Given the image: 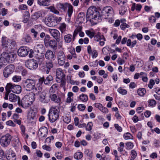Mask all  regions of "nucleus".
I'll use <instances>...</instances> for the list:
<instances>
[{
	"label": "nucleus",
	"instance_id": "nucleus-7",
	"mask_svg": "<svg viewBox=\"0 0 160 160\" xmlns=\"http://www.w3.org/2000/svg\"><path fill=\"white\" fill-rule=\"evenodd\" d=\"M12 136L8 133L2 136L0 139V143L1 145L3 147L8 146L10 143Z\"/></svg>",
	"mask_w": 160,
	"mask_h": 160
},
{
	"label": "nucleus",
	"instance_id": "nucleus-29",
	"mask_svg": "<svg viewBox=\"0 0 160 160\" xmlns=\"http://www.w3.org/2000/svg\"><path fill=\"white\" fill-rule=\"evenodd\" d=\"M28 98H29L31 103H33L34 101L35 97V94L33 92H29L26 95V97Z\"/></svg>",
	"mask_w": 160,
	"mask_h": 160
},
{
	"label": "nucleus",
	"instance_id": "nucleus-58",
	"mask_svg": "<svg viewBox=\"0 0 160 160\" xmlns=\"http://www.w3.org/2000/svg\"><path fill=\"white\" fill-rule=\"evenodd\" d=\"M30 32L32 34V35L33 36L34 38H36L38 34V32L36 31L34 28H32L30 30Z\"/></svg>",
	"mask_w": 160,
	"mask_h": 160
},
{
	"label": "nucleus",
	"instance_id": "nucleus-12",
	"mask_svg": "<svg viewBox=\"0 0 160 160\" xmlns=\"http://www.w3.org/2000/svg\"><path fill=\"white\" fill-rule=\"evenodd\" d=\"M65 77L64 71L62 69L59 68L56 70V81L57 82H60L62 79H65Z\"/></svg>",
	"mask_w": 160,
	"mask_h": 160
},
{
	"label": "nucleus",
	"instance_id": "nucleus-51",
	"mask_svg": "<svg viewBox=\"0 0 160 160\" xmlns=\"http://www.w3.org/2000/svg\"><path fill=\"white\" fill-rule=\"evenodd\" d=\"M85 32L87 35L91 38L93 37L95 35V33L94 32H91L89 30H86Z\"/></svg>",
	"mask_w": 160,
	"mask_h": 160
},
{
	"label": "nucleus",
	"instance_id": "nucleus-4",
	"mask_svg": "<svg viewBox=\"0 0 160 160\" xmlns=\"http://www.w3.org/2000/svg\"><path fill=\"white\" fill-rule=\"evenodd\" d=\"M60 110L55 107H51L48 114L49 121L51 122H55L59 118Z\"/></svg>",
	"mask_w": 160,
	"mask_h": 160
},
{
	"label": "nucleus",
	"instance_id": "nucleus-62",
	"mask_svg": "<svg viewBox=\"0 0 160 160\" xmlns=\"http://www.w3.org/2000/svg\"><path fill=\"white\" fill-rule=\"evenodd\" d=\"M78 108L79 111H83L86 108V106L84 104H79L78 106Z\"/></svg>",
	"mask_w": 160,
	"mask_h": 160
},
{
	"label": "nucleus",
	"instance_id": "nucleus-53",
	"mask_svg": "<svg viewBox=\"0 0 160 160\" xmlns=\"http://www.w3.org/2000/svg\"><path fill=\"white\" fill-rule=\"evenodd\" d=\"M124 147V144L123 142H120L119 143V146L118 147V150L119 152H122Z\"/></svg>",
	"mask_w": 160,
	"mask_h": 160
},
{
	"label": "nucleus",
	"instance_id": "nucleus-60",
	"mask_svg": "<svg viewBox=\"0 0 160 160\" xmlns=\"http://www.w3.org/2000/svg\"><path fill=\"white\" fill-rule=\"evenodd\" d=\"M55 156L58 159H61L63 158V155L61 152H58L55 154Z\"/></svg>",
	"mask_w": 160,
	"mask_h": 160
},
{
	"label": "nucleus",
	"instance_id": "nucleus-21",
	"mask_svg": "<svg viewBox=\"0 0 160 160\" xmlns=\"http://www.w3.org/2000/svg\"><path fill=\"white\" fill-rule=\"evenodd\" d=\"M53 67V64L52 61H48L46 62L45 65L44 66V71L47 74H48L50 70Z\"/></svg>",
	"mask_w": 160,
	"mask_h": 160
},
{
	"label": "nucleus",
	"instance_id": "nucleus-39",
	"mask_svg": "<svg viewBox=\"0 0 160 160\" xmlns=\"http://www.w3.org/2000/svg\"><path fill=\"white\" fill-rule=\"evenodd\" d=\"M50 37L49 35H46L45 36L44 39V45L46 47L50 42Z\"/></svg>",
	"mask_w": 160,
	"mask_h": 160
},
{
	"label": "nucleus",
	"instance_id": "nucleus-56",
	"mask_svg": "<svg viewBox=\"0 0 160 160\" xmlns=\"http://www.w3.org/2000/svg\"><path fill=\"white\" fill-rule=\"evenodd\" d=\"M58 85L56 84H53L50 88V90L52 92H55L58 88Z\"/></svg>",
	"mask_w": 160,
	"mask_h": 160
},
{
	"label": "nucleus",
	"instance_id": "nucleus-25",
	"mask_svg": "<svg viewBox=\"0 0 160 160\" xmlns=\"http://www.w3.org/2000/svg\"><path fill=\"white\" fill-rule=\"evenodd\" d=\"M30 101L27 100L26 99L23 98L21 101V105L24 108H27L31 106L32 104Z\"/></svg>",
	"mask_w": 160,
	"mask_h": 160
},
{
	"label": "nucleus",
	"instance_id": "nucleus-45",
	"mask_svg": "<svg viewBox=\"0 0 160 160\" xmlns=\"http://www.w3.org/2000/svg\"><path fill=\"white\" fill-rule=\"evenodd\" d=\"M118 92L120 94L122 95H126L127 93V91L124 89L121 88H119L118 89Z\"/></svg>",
	"mask_w": 160,
	"mask_h": 160
},
{
	"label": "nucleus",
	"instance_id": "nucleus-55",
	"mask_svg": "<svg viewBox=\"0 0 160 160\" xmlns=\"http://www.w3.org/2000/svg\"><path fill=\"white\" fill-rule=\"evenodd\" d=\"M98 55V53L97 51L95 49L93 48V50L91 55L92 56V58H96L97 57Z\"/></svg>",
	"mask_w": 160,
	"mask_h": 160
},
{
	"label": "nucleus",
	"instance_id": "nucleus-49",
	"mask_svg": "<svg viewBox=\"0 0 160 160\" xmlns=\"http://www.w3.org/2000/svg\"><path fill=\"white\" fill-rule=\"evenodd\" d=\"M126 149H131L133 148L134 146V145L132 142H127L126 143Z\"/></svg>",
	"mask_w": 160,
	"mask_h": 160
},
{
	"label": "nucleus",
	"instance_id": "nucleus-22",
	"mask_svg": "<svg viewBox=\"0 0 160 160\" xmlns=\"http://www.w3.org/2000/svg\"><path fill=\"white\" fill-rule=\"evenodd\" d=\"M123 5L121 6L119 9V13L121 15H123L126 12L128 8L126 2L123 1Z\"/></svg>",
	"mask_w": 160,
	"mask_h": 160
},
{
	"label": "nucleus",
	"instance_id": "nucleus-1",
	"mask_svg": "<svg viewBox=\"0 0 160 160\" xmlns=\"http://www.w3.org/2000/svg\"><path fill=\"white\" fill-rule=\"evenodd\" d=\"M113 9L110 6H106L103 8L100 14L96 10L95 7H91L88 9L86 15V20L89 21L92 25H95L101 22L102 18H108V17L113 16Z\"/></svg>",
	"mask_w": 160,
	"mask_h": 160
},
{
	"label": "nucleus",
	"instance_id": "nucleus-42",
	"mask_svg": "<svg viewBox=\"0 0 160 160\" xmlns=\"http://www.w3.org/2000/svg\"><path fill=\"white\" fill-rule=\"evenodd\" d=\"M123 136L124 139L126 140L132 139L133 138V136L129 132H127L124 133Z\"/></svg>",
	"mask_w": 160,
	"mask_h": 160
},
{
	"label": "nucleus",
	"instance_id": "nucleus-61",
	"mask_svg": "<svg viewBox=\"0 0 160 160\" xmlns=\"http://www.w3.org/2000/svg\"><path fill=\"white\" fill-rule=\"evenodd\" d=\"M149 22L150 23H155L156 22V19L155 17L153 15H151L148 18Z\"/></svg>",
	"mask_w": 160,
	"mask_h": 160
},
{
	"label": "nucleus",
	"instance_id": "nucleus-11",
	"mask_svg": "<svg viewBox=\"0 0 160 160\" xmlns=\"http://www.w3.org/2000/svg\"><path fill=\"white\" fill-rule=\"evenodd\" d=\"M48 31L51 35L58 42L60 41V34L59 31L56 29L49 28Z\"/></svg>",
	"mask_w": 160,
	"mask_h": 160
},
{
	"label": "nucleus",
	"instance_id": "nucleus-15",
	"mask_svg": "<svg viewBox=\"0 0 160 160\" xmlns=\"http://www.w3.org/2000/svg\"><path fill=\"white\" fill-rule=\"evenodd\" d=\"M49 98L51 101L54 102L60 105L61 103V98L58 94H51Z\"/></svg>",
	"mask_w": 160,
	"mask_h": 160
},
{
	"label": "nucleus",
	"instance_id": "nucleus-5",
	"mask_svg": "<svg viewBox=\"0 0 160 160\" xmlns=\"http://www.w3.org/2000/svg\"><path fill=\"white\" fill-rule=\"evenodd\" d=\"M1 56L3 59L4 60L5 62H7L9 63H12L16 58V55L12 52L8 53L3 52L2 53Z\"/></svg>",
	"mask_w": 160,
	"mask_h": 160
},
{
	"label": "nucleus",
	"instance_id": "nucleus-3",
	"mask_svg": "<svg viewBox=\"0 0 160 160\" xmlns=\"http://www.w3.org/2000/svg\"><path fill=\"white\" fill-rule=\"evenodd\" d=\"M1 42L2 48L9 52L13 51L16 45V42L14 40L10 39L5 36L2 37Z\"/></svg>",
	"mask_w": 160,
	"mask_h": 160
},
{
	"label": "nucleus",
	"instance_id": "nucleus-34",
	"mask_svg": "<svg viewBox=\"0 0 160 160\" xmlns=\"http://www.w3.org/2000/svg\"><path fill=\"white\" fill-rule=\"evenodd\" d=\"M73 93L72 92H69L67 95L66 102L68 103L71 102L73 101Z\"/></svg>",
	"mask_w": 160,
	"mask_h": 160
},
{
	"label": "nucleus",
	"instance_id": "nucleus-57",
	"mask_svg": "<svg viewBox=\"0 0 160 160\" xmlns=\"http://www.w3.org/2000/svg\"><path fill=\"white\" fill-rule=\"evenodd\" d=\"M58 83H60V87H62L64 89H65L66 82L65 80V79H62L61 81Z\"/></svg>",
	"mask_w": 160,
	"mask_h": 160
},
{
	"label": "nucleus",
	"instance_id": "nucleus-32",
	"mask_svg": "<svg viewBox=\"0 0 160 160\" xmlns=\"http://www.w3.org/2000/svg\"><path fill=\"white\" fill-rule=\"evenodd\" d=\"M137 41L136 40H134L132 42L131 40L130 39H128L127 42V45L128 46L132 48L134 47L136 45Z\"/></svg>",
	"mask_w": 160,
	"mask_h": 160
},
{
	"label": "nucleus",
	"instance_id": "nucleus-38",
	"mask_svg": "<svg viewBox=\"0 0 160 160\" xmlns=\"http://www.w3.org/2000/svg\"><path fill=\"white\" fill-rule=\"evenodd\" d=\"M79 99L83 102H86L88 100V96L87 95L82 94L79 96Z\"/></svg>",
	"mask_w": 160,
	"mask_h": 160
},
{
	"label": "nucleus",
	"instance_id": "nucleus-6",
	"mask_svg": "<svg viewBox=\"0 0 160 160\" xmlns=\"http://www.w3.org/2000/svg\"><path fill=\"white\" fill-rule=\"evenodd\" d=\"M62 48L58 51L56 53L58 63L60 66H63L65 63L66 60V56Z\"/></svg>",
	"mask_w": 160,
	"mask_h": 160
},
{
	"label": "nucleus",
	"instance_id": "nucleus-41",
	"mask_svg": "<svg viewBox=\"0 0 160 160\" xmlns=\"http://www.w3.org/2000/svg\"><path fill=\"white\" fill-rule=\"evenodd\" d=\"M22 40L26 42H30L31 41V38L29 35L28 34H26L23 38Z\"/></svg>",
	"mask_w": 160,
	"mask_h": 160
},
{
	"label": "nucleus",
	"instance_id": "nucleus-37",
	"mask_svg": "<svg viewBox=\"0 0 160 160\" xmlns=\"http://www.w3.org/2000/svg\"><path fill=\"white\" fill-rule=\"evenodd\" d=\"M53 79V77L51 75H49L45 79L44 83L46 85L49 84L52 81Z\"/></svg>",
	"mask_w": 160,
	"mask_h": 160
},
{
	"label": "nucleus",
	"instance_id": "nucleus-36",
	"mask_svg": "<svg viewBox=\"0 0 160 160\" xmlns=\"http://www.w3.org/2000/svg\"><path fill=\"white\" fill-rule=\"evenodd\" d=\"M146 91L144 88H139L137 91L138 95L141 97H143L146 93Z\"/></svg>",
	"mask_w": 160,
	"mask_h": 160
},
{
	"label": "nucleus",
	"instance_id": "nucleus-14",
	"mask_svg": "<svg viewBox=\"0 0 160 160\" xmlns=\"http://www.w3.org/2000/svg\"><path fill=\"white\" fill-rule=\"evenodd\" d=\"M54 20V17L49 16L46 17L44 23L48 26L52 27L55 25Z\"/></svg>",
	"mask_w": 160,
	"mask_h": 160
},
{
	"label": "nucleus",
	"instance_id": "nucleus-44",
	"mask_svg": "<svg viewBox=\"0 0 160 160\" xmlns=\"http://www.w3.org/2000/svg\"><path fill=\"white\" fill-rule=\"evenodd\" d=\"M35 54V58L36 59H41L42 58H44V53H35L34 54Z\"/></svg>",
	"mask_w": 160,
	"mask_h": 160
},
{
	"label": "nucleus",
	"instance_id": "nucleus-64",
	"mask_svg": "<svg viewBox=\"0 0 160 160\" xmlns=\"http://www.w3.org/2000/svg\"><path fill=\"white\" fill-rule=\"evenodd\" d=\"M77 104L75 103H72L70 106L71 109L70 111L72 112H74L75 111L76 109V107Z\"/></svg>",
	"mask_w": 160,
	"mask_h": 160
},
{
	"label": "nucleus",
	"instance_id": "nucleus-46",
	"mask_svg": "<svg viewBox=\"0 0 160 160\" xmlns=\"http://www.w3.org/2000/svg\"><path fill=\"white\" fill-rule=\"evenodd\" d=\"M21 76L19 75H14L12 78V80L15 82H19L21 81Z\"/></svg>",
	"mask_w": 160,
	"mask_h": 160
},
{
	"label": "nucleus",
	"instance_id": "nucleus-50",
	"mask_svg": "<svg viewBox=\"0 0 160 160\" xmlns=\"http://www.w3.org/2000/svg\"><path fill=\"white\" fill-rule=\"evenodd\" d=\"M59 29L62 33H63L66 29V25L65 23H62L60 24Z\"/></svg>",
	"mask_w": 160,
	"mask_h": 160
},
{
	"label": "nucleus",
	"instance_id": "nucleus-40",
	"mask_svg": "<svg viewBox=\"0 0 160 160\" xmlns=\"http://www.w3.org/2000/svg\"><path fill=\"white\" fill-rule=\"evenodd\" d=\"M82 153L81 152H78L75 153L74 155V158L76 159H80L83 157Z\"/></svg>",
	"mask_w": 160,
	"mask_h": 160
},
{
	"label": "nucleus",
	"instance_id": "nucleus-43",
	"mask_svg": "<svg viewBox=\"0 0 160 160\" xmlns=\"http://www.w3.org/2000/svg\"><path fill=\"white\" fill-rule=\"evenodd\" d=\"M48 9L50 10L51 12L54 14H59V12L53 6H51L49 7L48 8Z\"/></svg>",
	"mask_w": 160,
	"mask_h": 160
},
{
	"label": "nucleus",
	"instance_id": "nucleus-54",
	"mask_svg": "<svg viewBox=\"0 0 160 160\" xmlns=\"http://www.w3.org/2000/svg\"><path fill=\"white\" fill-rule=\"evenodd\" d=\"M93 126V124L92 122H89L88 123L87 125L86 126V130L90 131L92 129V128Z\"/></svg>",
	"mask_w": 160,
	"mask_h": 160
},
{
	"label": "nucleus",
	"instance_id": "nucleus-33",
	"mask_svg": "<svg viewBox=\"0 0 160 160\" xmlns=\"http://www.w3.org/2000/svg\"><path fill=\"white\" fill-rule=\"evenodd\" d=\"M29 17L30 14L29 12L25 11L23 17V20L22 22L24 23H27L28 21Z\"/></svg>",
	"mask_w": 160,
	"mask_h": 160
},
{
	"label": "nucleus",
	"instance_id": "nucleus-48",
	"mask_svg": "<svg viewBox=\"0 0 160 160\" xmlns=\"http://www.w3.org/2000/svg\"><path fill=\"white\" fill-rule=\"evenodd\" d=\"M68 8V16L70 17L73 12V7L70 4L69 7Z\"/></svg>",
	"mask_w": 160,
	"mask_h": 160
},
{
	"label": "nucleus",
	"instance_id": "nucleus-13",
	"mask_svg": "<svg viewBox=\"0 0 160 160\" xmlns=\"http://www.w3.org/2000/svg\"><path fill=\"white\" fill-rule=\"evenodd\" d=\"M27 120L30 123H33L36 121V113L33 110H30L28 113Z\"/></svg>",
	"mask_w": 160,
	"mask_h": 160
},
{
	"label": "nucleus",
	"instance_id": "nucleus-9",
	"mask_svg": "<svg viewBox=\"0 0 160 160\" xmlns=\"http://www.w3.org/2000/svg\"><path fill=\"white\" fill-rule=\"evenodd\" d=\"M15 70L14 66L12 64H10L5 67L3 71V75L5 78H8Z\"/></svg>",
	"mask_w": 160,
	"mask_h": 160
},
{
	"label": "nucleus",
	"instance_id": "nucleus-24",
	"mask_svg": "<svg viewBox=\"0 0 160 160\" xmlns=\"http://www.w3.org/2000/svg\"><path fill=\"white\" fill-rule=\"evenodd\" d=\"M38 133L40 134L41 137H46L48 133V130L47 128L45 127H41L39 129Z\"/></svg>",
	"mask_w": 160,
	"mask_h": 160
},
{
	"label": "nucleus",
	"instance_id": "nucleus-35",
	"mask_svg": "<svg viewBox=\"0 0 160 160\" xmlns=\"http://www.w3.org/2000/svg\"><path fill=\"white\" fill-rule=\"evenodd\" d=\"M126 20L124 19H121V22L122 23L120 25V28L121 29L124 30L126 28H128L129 27V25L125 23Z\"/></svg>",
	"mask_w": 160,
	"mask_h": 160
},
{
	"label": "nucleus",
	"instance_id": "nucleus-28",
	"mask_svg": "<svg viewBox=\"0 0 160 160\" xmlns=\"http://www.w3.org/2000/svg\"><path fill=\"white\" fill-rule=\"evenodd\" d=\"M51 0H38V3L40 6H48L50 5Z\"/></svg>",
	"mask_w": 160,
	"mask_h": 160
},
{
	"label": "nucleus",
	"instance_id": "nucleus-10",
	"mask_svg": "<svg viewBox=\"0 0 160 160\" xmlns=\"http://www.w3.org/2000/svg\"><path fill=\"white\" fill-rule=\"evenodd\" d=\"M25 66L29 69L33 70L38 68V63L35 60L31 59L26 62Z\"/></svg>",
	"mask_w": 160,
	"mask_h": 160
},
{
	"label": "nucleus",
	"instance_id": "nucleus-18",
	"mask_svg": "<svg viewBox=\"0 0 160 160\" xmlns=\"http://www.w3.org/2000/svg\"><path fill=\"white\" fill-rule=\"evenodd\" d=\"M6 157L8 160H15L16 156L14 152L10 149L6 151Z\"/></svg>",
	"mask_w": 160,
	"mask_h": 160
},
{
	"label": "nucleus",
	"instance_id": "nucleus-30",
	"mask_svg": "<svg viewBox=\"0 0 160 160\" xmlns=\"http://www.w3.org/2000/svg\"><path fill=\"white\" fill-rule=\"evenodd\" d=\"M42 12L39 11L35 12L33 15H32L31 18L33 20H36L39 17H42Z\"/></svg>",
	"mask_w": 160,
	"mask_h": 160
},
{
	"label": "nucleus",
	"instance_id": "nucleus-52",
	"mask_svg": "<svg viewBox=\"0 0 160 160\" xmlns=\"http://www.w3.org/2000/svg\"><path fill=\"white\" fill-rule=\"evenodd\" d=\"M77 29H78L79 30L78 32H77V34L79 33V35L80 37H83L84 35V33L83 32L81 31L82 30V27L81 26H78L77 27V28H76L75 30H76Z\"/></svg>",
	"mask_w": 160,
	"mask_h": 160
},
{
	"label": "nucleus",
	"instance_id": "nucleus-20",
	"mask_svg": "<svg viewBox=\"0 0 160 160\" xmlns=\"http://www.w3.org/2000/svg\"><path fill=\"white\" fill-rule=\"evenodd\" d=\"M14 85V84H12L11 83L7 84L5 87V90L7 92L5 94V99L8 100V95L11 91L12 92V89L13 88Z\"/></svg>",
	"mask_w": 160,
	"mask_h": 160
},
{
	"label": "nucleus",
	"instance_id": "nucleus-59",
	"mask_svg": "<svg viewBox=\"0 0 160 160\" xmlns=\"http://www.w3.org/2000/svg\"><path fill=\"white\" fill-rule=\"evenodd\" d=\"M149 105L152 107H154L156 104V102L154 99L149 100L148 101Z\"/></svg>",
	"mask_w": 160,
	"mask_h": 160
},
{
	"label": "nucleus",
	"instance_id": "nucleus-23",
	"mask_svg": "<svg viewBox=\"0 0 160 160\" xmlns=\"http://www.w3.org/2000/svg\"><path fill=\"white\" fill-rule=\"evenodd\" d=\"M46 92H42L41 93L39 96V101L43 103H48L50 101V99H47L46 98Z\"/></svg>",
	"mask_w": 160,
	"mask_h": 160
},
{
	"label": "nucleus",
	"instance_id": "nucleus-17",
	"mask_svg": "<svg viewBox=\"0 0 160 160\" xmlns=\"http://www.w3.org/2000/svg\"><path fill=\"white\" fill-rule=\"evenodd\" d=\"M45 50V48L42 44H38L35 46L34 48V53H44Z\"/></svg>",
	"mask_w": 160,
	"mask_h": 160
},
{
	"label": "nucleus",
	"instance_id": "nucleus-8",
	"mask_svg": "<svg viewBox=\"0 0 160 160\" xmlns=\"http://www.w3.org/2000/svg\"><path fill=\"white\" fill-rule=\"evenodd\" d=\"M79 30L77 29L75 30L73 33L72 36L71 34H68L64 36V39L66 43H70L74 41L77 35V32H78Z\"/></svg>",
	"mask_w": 160,
	"mask_h": 160
},
{
	"label": "nucleus",
	"instance_id": "nucleus-2",
	"mask_svg": "<svg viewBox=\"0 0 160 160\" xmlns=\"http://www.w3.org/2000/svg\"><path fill=\"white\" fill-rule=\"evenodd\" d=\"M36 79H27L22 82L23 88L27 91H32L36 94H39L42 90V88L38 86Z\"/></svg>",
	"mask_w": 160,
	"mask_h": 160
},
{
	"label": "nucleus",
	"instance_id": "nucleus-47",
	"mask_svg": "<svg viewBox=\"0 0 160 160\" xmlns=\"http://www.w3.org/2000/svg\"><path fill=\"white\" fill-rule=\"evenodd\" d=\"M131 157L130 160H134L137 156V153L134 150H132L131 151Z\"/></svg>",
	"mask_w": 160,
	"mask_h": 160
},
{
	"label": "nucleus",
	"instance_id": "nucleus-16",
	"mask_svg": "<svg viewBox=\"0 0 160 160\" xmlns=\"http://www.w3.org/2000/svg\"><path fill=\"white\" fill-rule=\"evenodd\" d=\"M18 54L20 57H24L26 56L28 53V49L26 47H21L18 51Z\"/></svg>",
	"mask_w": 160,
	"mask_h": 160
},
{
	"label": "nucleus",
	"instance_id": "nucleus-63",
	"mask_svg": "<svg viewBox=\"0 0 160 160\" xmlns=\"http://www.w3.org/2000/svg\"><path fill=\"white\" fill-rule=\"evenodd\" d=\"M154 84V81L153 79H150L149 81V83L148 85V87L149 88L152 89Z\"/></svg>",
	"mask_w": 160,
	"mask_h": 160
},
{
	"label": "nucleus",
	"instance_id": "nucleus-19",
	"mask_svg": "<svg viewBox=\"0 0 160 160\" xmlns=\"http://www.w3.org/2000/svg\"><path fill=\"white\" fill-rule=\"evenodd\" d=\"M45 57L46 59L50 61L54 60L56 58L55 53L51 50H48L46 52Z\"/></svg>",
	"mask_w": 160,
	"mask_h": 160
},
{
	"label": "nucleus",
	"instance_id": "nucleus-31",
	"mask_svg": "<svg viewBox=\"0 0 160 160\" xmlns=\"http://www.w3.org/2000/svg\"><path fill=\"white\" fill-rule=\"evenodd\" d=\"M12 89V92L14 93H19L21 91V87L19 85H14L13 88Z\"/></svg>",
	"mask_w": 160,
	"mask_h": 160
},
{
	"label": "nucleus",
	"instance_id": "nucleus-27",
	"mask_svg": "<svg viewBox=\"0 0 160 160\" xmlns=\"http://www.w3.org/2000/svg\"><path fill=\"white\" fill-rule=\"evenodd\" d=\"M8 99L10 102H15L17 101H20L19 97L13 93L8 94Z\"/></svg>",
	"mask_w": 160,
	"mask_h": 160
},
{
	"label": "nucleus",
	"instance_id": "nucleus-26",
	"mask_svg": "<svg viewBox=\"0 0 160 160\" xmlns=\"http://www.w3.org/2000/svg\"><path fill=\"white\" fill-rule=\"evenodd\" d=\"M58 42L56 40L51 39L47 47H49L51 48L54 50H56L58 46Z\"/></svg>",
	"mask_w": 160,
	"mask_h": 160
}]
</instances>
